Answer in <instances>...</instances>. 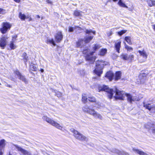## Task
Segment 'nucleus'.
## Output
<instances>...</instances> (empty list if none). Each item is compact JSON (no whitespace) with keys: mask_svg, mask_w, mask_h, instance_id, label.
Segmentation results:
<instances>
[{"mask_svg":"<svg viewBox=\"0 0 155 155\" xmlns=\"http://www.w3.org/2000/svg\"><path fill=\"white\" fill-rule=\"evenodd\" d=\"M15 73L18 76V78L20 80L25 82V83H27V81L24 76L21 75L19 71L16 70L15 71Z\"/></svg>","mask_w":155,"mask_h":155,"instance_id":"13","label":"nucleus"},{"mask_svg":"<svg viewBox=\"0 0 155 155\" xmlns=\"http://www.w3.org/2000/svg\"><path fill=\"white\" fill-rule=\"evenodd\" d=\"M17 150L20 151L24 155H31V153L27 150L22 148L21 147L18 146L17 145H14Z\"/></svg>","mask_w":155,"mask_h":155,"instance_id":"12","label":"nucleus"},{"mask_svg":"<svg viewBox=\"0 0 155 155\" xmlns=\"http://www.w3.org/2000/svg\"><path fill=\"white\" fill-rule=\"evenodd\" d=\"M83 40L82 39H79L76 42V46L77 47H82L84 46V43Z\"/></svg>","mask_w":155,"mask_h":155,"instance_id":"19","label":"nucleus"},{"mask_svg":"<svg viewBox=\"0 0 155 155\" xmlns=\"http://www.w3.org/2000/svg\"><path fill=\"white\" fill-rule=\"evenodd\" d=\"M7 36L4 35L0 38V47L4 49L6 46L7 41L6 40L8 39Z\"/></svg>","mask_w":155,"mask_h":155,"instance_id":"10","label":"nucleus"},{"mask_svg":"<svg viewBox=\"0 0 155 155\" xmlns=\"http://www.w3.org/2000/svg\"><path fill=\"white\" fill-rule=\"evenodd\" d=\"M152 126L150 127V130H152V132L153 133H155V125H152Z\"/></svg>","mask_w":155,"mask_h":155,"instance_id":"44","label":"nucleus"},{"mask_svg":"<svg viewBox=\"0 0 155 155\" xmlns=\"http://www.w3.org/2000/svg\"><path fill=\"white\" fill-rule=\"evenodd\" d=\"M5 145V140L2 139L0 140V155L3 154L4 149Z\"/></svg>","mask_w":155,"mask_h":155,"instance_id":"15","label":"nucleus"},{"mask_svg":"<svg viewBox=\"0 0 155 155\" xmlns=\"http://www.w3.org/2000/svg\"><path fill=\"white\" fill-rule=\"evenodd\" d=\"M38 66L37 64L31 63L30 64V69L32 71H36L37 70Z\"/></svg>","mask_w":155,"mask_h":155,"instance_id":"25","label":"nucleus"},{"mask_svg":"<svg viewBox=\"0 0 155 155\" xmlns=\"http://www.w3.org/2000/svg\"><path fill=\"white\" fill-rule=\"evenodd\" d=\"M47 41L51 44H52L54 46L55 45V44L53 39H48L47 40Z\"/></svg>","mask_w":155,"mask_h":155,"instance_id":"43","label":"nucleus"},{"mask_svg":"<svg viewBox=\"0 0 155 155\" xmlns=\"http://www.w3.org/2000/svg\"><path fill=\"white\" fill-rule=\"evenodd\" d=\"M11 80L14 81V79L13 78H12L11 79Z\"/></svg>","mask_w":155,"mask_h":155,"instance_id":"55","label":"nucleus"},{"mask_svg":"<svg viewBox=\"0 0 155 155\" xmlns=\"http://www.w3.org/2000/svg\"><path fill=\"white\" fill-rule=\"evenodd\" d=\"M88 50L85 49L83 51V53L84 54H86L85 58L86 60L91 63H92L94 62L95 60V57L92 56L94 52H92L89 54L88 53Z\"/></svg>","mask_w":155,"mask_h":155,"instance_id":"6","label":"nucleus"},{"mask_svg":"<svg viewBox=\"0 0 155 155\" xmlns=\"http://www.w3.org/2000/svg\"><path fill=\"white\" fill-rule=\"evenodd\" d=\"M152 27L153 30L155 31V24L152 25Z\"/></svg>","mask_w":155,"mask_h":155,"instance_id":"51","label":"nucleus"},{"mask_svg":"<svg viewBox=\"0 0 155 155\" xmlns=\"http://www.w3.org/2000/svg\"><path fill=\"white\" fill-rule=\"evenodd\" d=\"M46 2L48 3L51 4L52 2L50 0H46Z\"/></svg>","mask_w":155,"mask_h":155,"instance_id":"49","label":"nucleus"},{"mask_svg":"<svg viewBox=\"0 0 155 155\" xmlns=\"http://www.w3.org/2000/svg\"><path fill=\"white\" fill-rule=\"evenodd\" d=\"M113 0V1L115 2L117 1L118 0Z\"/></svg>","mask_w":155,"mask_h":155,"instance_id":"56","label":"nucleus"},{"mask_svg":"<svg viewBox=\"0 0 155 155\" xmlns=\"http://www.w3.org/2000/svg\"><path fill=\"white\" fill-rule=\"evenodd\" d=\"M11 27V25L7 22H4L2 24V28L0 30L2 34H5L8 29H9Z\"/></svg>","mask_w":155,"mask_h":155,"instance_id":"9","label":"nucleus"},{"mask_svg":"<svg viewBox=\"0 0 155 155\" xmlns=\"http://www.w3.org/2000/svg\"><path fill=\"white\" fill-rule=\"evenodd\" d=\"M121 57L124 60H127L129 59V57L127 54H122L121 56Z\"/></svg>","mask_w":155,"mask_h":155,"instance_id":"37","label":"nucleus"},{"mask_svg":"<svg viewBox=\"0 0 155 155\" xmlns=\"http://www.w3.org/2000/svg\"><path fill=\"white\" fill-rule=\"evenodd\" d=\"M147 74H146L145 73H143L140 74L139 76V78L140 79V82L141 83H143V80L145 79V77Z\"/></svg>","mask_w":155,"mask_h":155,"instance_id":"26","label":"nucleus"},{"mask_svg":"<svg viewBox=\"0 0 155 155\" xmlns=\"http://www.w3.org/2000/svg\"><path fill=\"white\" fill-rule=\"evenodd\" d=\"M43 19V18L41 17V19Z\"/></svg>","mask_w":155,"mask_h":155,"instance_id":"59","label":"nucleus"},{"mask_svg":"<svg viewBox=\"0 0 155 155\" xmlns=\"http://www.w3.org/2000/svg\"><path fill=\"white\" fill-rule=\"evenodd\" d=\"M17 37V35H13L12 37V40L11 42L14 43L15 42V41L16 40V38Z\"/></svg>","mask_w":155,"mask_h":155,"instance_id":"42","label":"nucleus"},{"mask_svg":"<svg viewBox=\"0 0 155 155\" xmlns=\"http://www.w3.org/2000/svg\"><path fill=\"white\" fill-rule=\"evenodd\" d=\"M14 42H10V43L8 45L10 48H8V49L10 50H13L17 48L16 45L14 44Z\"/></svg>","mask_w":155,"mask_h":155,"instance_id":"27","label":"nucleus"},{"mask_svg":"<svg viewBox=\"0 0 155 155\" xmlns=\"http://www.w3.org/2000/svg\"><path fill=\"white\" fill-rule=\"evenodd\" d=\"M121 72L120 71H118L116 72L115 78V80H118L121 78Z\"/></svg>","mask_w":155,"mask_h":155,"instance_id":"24","label":"nucleus"},{"mask_svg":"<svg viewBox=\"0 0 155 155\" xmlns=\"http://www.w3.org/2000/svg\"><path fill=\"white\" fill-rule=\"evenodd\" d=\"M22 56L23 57V60L25 62V63L26 64V62H27L28 60V57L27 56L26 54L25 53H24Z\"/></svg>","mask_w":155,"mask_h":155,"instance_id":"33","label":"nucleus"},{"mask_svg":"<svg viewBox=\"0 0 155 155\" xmlns=\"http://www.w3.org/2000/svg\"><path fill=\"white\" fill-rule=\"evenodd\" d=\"M118 4L120 7H123L127 8V5L123 2H122L121 0H119L118 2Z\"/></svg>","mask_w":155,"mask_h":155,"instance_id":"31","label":"nucleus"},{"mask_svg":"<svg viewBox=\"0 0 155 155\" xmlns=\"http://www.w3.org/2000/svg\"><path fill=\"white\" fill-rule=\"evenodd\" d=\"M5 86L7 87H12L9 84H5Z\"/></svg>","mask_w":155,"mask_h":155,"instance_id":"50","label":"nucleus"},{"mask_svg":"<svg viewBox=\"0 0 155 155\" xmlns=\"http://www.w3.org/2000/svg\"><path fill=\"white\" fill-rule=\"evenodd\" d=\"M143 106L152 112H155V105H151L149 104L143 103Z\"/></svg>","mask_w":155,"mask_h":155,"instance_id":"14","label":"nucleus"},{"mask_svg":"<svg viewBox=\"0 0 155 155\" xmlns=\"http://www.w3.org/2000/svg\"><path fill=\"white\" fill-rule=\"evenodd\" d=\"M55 93V95L58 97H60L62 96V94L61 93L57 91H54Z\"/></svg>","mask_w":155,"mask_h":155,"instance_id":"41","label":"nucleus"},{"mask_svg":"<svg viewBox=\"0 0 155 155\" xmlns=\"http://www.w3.org/2000/svg\"><path fill=\"white\" fill-rule=\"evenodd\" d=\"M129 58H130V60H132L134 57V56L133 55H131L128 56Z\"/></svg>","mask_w":155,"mask_h":155,"instance_id":"48","label":"nucleus"},{"mask_svg":"<svg viewBox=\"0 0 155 155\" xmlns=\"http://www.w3.org/2000/svg\"><path fill=\"white\" fill-rule=\"evenodd\" d=\"M83 110L84 112L92 115L95 119H98L100 120L102 119L103 117L101 114L93 109H91L85 106L83 107Z\"/></svg>","mask_w":155,"mask_h":155,"instance_id":"2","label":"nucleus"},{"mask_svg":"<svg viewBox=\"0 0 155 155\" xmlns=\"http://www.w3.org/2000/svg\"><path fill=\"white\" fill-rule=\"evenodd\" d=\"M125 95L127 97V101L130 103H132L133 101H138L137 98L136 97L132 96L130 94H125Z\"/></svg>","mask_w":155,"mask_h":155,"instance_id":"11","label":"nucleus"},{"mask_svg":"<svg viewBox=\"0 0 155 155\" xmlns=\"http://www.w3.org/2000/svg\"><path fill=\"white\" fill-rule=\"evenodd\" d=\"M101 47V46L99 44H96L94 45V46L93 47V49L94 50H95V51H96V50H97L99 48H100Z\"/></svg>","mask_w":155,"mask_h":155,"instance_id":"36","label":"nucleus"},{"mask_svg":"<svg viewBox=\"0 0 155 155\" xmlns=\"http://www.w3.org/2000/svg\"><path fill=\"white\" fill-rule=\"evenodd\" d=\"M77 28H79L78 26H75L74 27V28L73 27H69V32H72L73 31L74 29H75Z\"/></svg>","mask_w":155,"mask_h":155,"instance_id":"46","label":"nucleus"},{"mask_svg":"<svg viewBox=\"0 0 155 155\" xmlns=\"http://www.w3.org/2000/svg\"><path fill=\"white\" fill-rule=\"evenodd\" d=\"M19 17L21 19L23 20H24L25 18V15L21 13H19Z\"/></svg>","mask_w":155,"mask_h":155,"instance_id":"40","label":"nucleus"},{"mask_svg":"<svg viewBox=\"0 0 155 155\" xmlns=\"http://www.w3.org/2000/svg\"><path fill=\"white\" fill-rule=\"evenodd\" d=\"M88 100V98H87L86 97L82 95V101L84 103L87 102Z\"/></svg>","mask_w":155,"mask_h":155,"instance_id":"38","label":"nucleus"},{"mask_svg":"<svg viewBox=\"0 0 155 155\" xmlns=\"http://www.w3.org/2000/svg\"><path fill=\"white\" fill-rule=\"evenodd\" d=\"M9 155H12L11 154H10V153H9Z\"/></svg>","mask_w":155,"mask_h":155,"instance_id":"58","label":"nucleus"},{"mask_svg":"<svg viewBox=\"0 0 155 155\" xmlns=\"http://www.w3.org/2000/svg\"><path fill=\"white\" fill-rule=\"evenodd\" d=\"M125 40L129 45L132 44L131 41V38L129 36H127L125 38Z\"/></svg>","mask_w":155,"mask_h":155,"instance_id":"34","label":"nucleus"},{"mask_svg":"<svg viewBox=\"0 0 155 155\" xmlns=\"http://www.w3.org/2000/svg\"><path fill=\"white\" fill-rule=\"evenodd\" d=\"M55 37L57 42H60L63 38V35L61 32L58 31L55 35Z\"/></svg>","mask_w":155,"mask_h":155,"instance_id":"16","label":"nucleus"},{"mask_svg":"<svg viewBox=\"0 0 155 155\" xmlns=\"http://www.w3.org/2000/svg\"><path fill=\"white\" fill-rule=\"evenodd\" d=\"M36 17L37 18H40V16L39 15H36Z\"/></svg>","mask_w":155,"mask_h":155,"instance_id":"52","label":"nucleus"},{"mask_svg":"<svg viewBox=\"0 0 155 155\" xmlns=\"http://www.w3.org/2000/svg\"><path fill=\"white\" fill-rule=\"evenodd\" d=\"M107 50L106 49H103L101 50L99 52V54L101 56H103L107 53Z\"/></svg>","mask_w":155,"mask_h":155,"instance_id":"32","label":"nucleus"},{"mask_svg":"<svg viewBox=\"0 0 155 155\" xmlns=\"http://www.w3.org/2000/svg\"><path fill=\"white\" fill-rule=\"evenodd\" d=\"M93 36H86L84 38V43H89L93 38Z\"/></svg>","mask_w":155,"mask_h":155,"instance_id":"20","label":"nucleus"},{"mask_svg":"<svg viewBox=\"0 0 155 155\" xmlns=\"http://www.w3.org/2000/svg\"><path fill=\"white\" fill-rule=\"evenodd\" d=\"M121 42L120 41H117L115 42L114 46L115 49L118 53H120V49L121 47Z\"/></svg>","mask_w":155,"mask_h":155,"instance_id":"17","label":"nucleus"},{"mask_svg":"<svg viewBox=\"0 0 155 155\" xmlns=\"http://www.w3.org/2000/svg\"><path fill=\"white\" fill-rule=\"evenodd\" d=\"M85 32L86 34H88L89 35H91L90 33H93L94 35H95L96 33V31H93L91 29L89 30L86 29V30Z\"/></svg>","mask_w":155,"mask_h":155,"instance_id":"35","label":"nucleus"},{"mask_svg":"<svg viewBox=\"0 0 155 155\" xmlns=\"http://www.w3.org/2000/svg\"><path fill=\"white\" fill-rule=\"evenodd\" d=\"M100 90L106 92L107 93V96L109 98H112L114 93H115L112 89H109L107 86L105 85H103L99 87Z\"/></svg>","mask_w":155,"mask_h":155,"instance_id":"7","label":"nucleus"},{"mask_svg":"<svg viewBox=\"0 0 155 155\" xmlns=\"http://www.w3.org/2000/svg\"><path fill=\"white\" fill-rule=\"evenodd\" d=\"M133 150L135 152L138 153L140 155H148L147 153L140 151L139 150L134 149Z\"/></svg>","mask_w":155,"mask_h":155,"instance_id":"30","label":"nucleus"},{"mask_svg":"<svg viewBox=\"0 0 155 155\" xmlns=\"http://www.w3.org/2000/svg\"><path fill=\"white\" fill-rule=\"evenodd\" d=\"M82 11L79 10H75L74 11L73 14L74 15L76 16H81L82 15Z\"/></svg>","mask_w":155,"mask_h":155,"instance_id":"28","label":"nucleus"},{"mask_svg":"<svg viewBox=\"0 0 155 155\" xmlns=\"http://www.w3.org/2000/svg\"><path fill=\"white\" fill-rule=\"evenodd\" d=\"M83 110L84 112L92 115L95 119H98L100 120L102 119L103 117L101 114L93 109H91L85 106L83 107Z\"/></svg>","mask_w":155,"mask_h":155,"instance_id":"3","label":"nucleus"},{"mask_svg":"<svg viewBox=\"0 0 155 155\" xmlns=\"http://www.w3.org/2000/svg\"><path fill=\"white\" fill-rule=\"evenodd\" d=\"M112 152L116 153L119 155H129V154L123 151H120L115 149L113 150Z\"/></svg>","mask_w":155,"mask_h":155,"instance_id":"18","label":"nucleus"},{"mask_svg":"<svg viewBox=\"0 0 155 155\" xmlns=\"http://www.w3.org/2000/svg\"><path fill=\"white\" fill-rule=\"evenodd\" d=\"M17 2L19 3L20 2V0H14Z\"/></svg>","mask_w":155,"mask_h":155,"instance_id":"53","label":"nucleus"},{"mask_svg":"<svg viewBox=\"0 0 155 155\" xmlns=\"http://www.w3.org/2000/svg\"><path fill=\"white\" fill-rule=\"evenodd\" d=\"M31 20V18L30 19V20Z\"/></svg>","mask_w":155,"mask_h":155,"instance_id":"57","label":"nucleus"},{"mask_svg":"<svg viewBox=\"0 0 155 155\" xmlns=\"http://www.w3.org/2000/svg\"><path fill=\"white\" fill-rule=\"evenodd\" d=\"M41 72H43L44 71V70L42 69H41Z\"/></svg>","mask_w":155,"mask_h":155,"instance_id":"54","label":"nucleus"},{"mask_svg":"<svg viewBox=\"0 0 155 155\" xmlns=\"http://www.w3.org/2000/svg\"><path fill=\"white\" fill-rule=\"evenodd\" d=\"M5 10L3 8H0V14H4L5 13Z\"/></svg>","mask_w":155,"mask_h":155,"instance_id":"47","label":"nucleus"},{"mask_svg":"<svg viewBox=\"0 0 155 155\" xmlns=\"http://www.w3.org/2000/svg\"><path fill=\"white\" fill-rule=\"evenodd\" d=\"M125 48L128 51H132L133 50V48L127 45H126V43H125Z\"/></svg>","mask_w":155,"mask_h":155,"instance_id":"39","label":"nucleus"},{"mask_svg":"<svg viewBox=\"0 0 155 155\" xmlns=\"http://www.w3.org/2000/svg\"><path fill=\"white\" fill-rule=\"evenodd\" d=\"M88 101L91 102H96V104L98 105L99 106H101V104L99 102H96V100L95 98L93 96L88 97Z\"/></svg>","mask_w":155,"mask_h":155,"instance_id":"21","label":"nucleus"},{"mask_svg":"<svg viewBox=\"0 0 155 155\" xmlns=\"http://www.w3.org/2000/svg\"><path fill=\"white\" fill-rule=\"evenodd\" d=\"M115 94L114 97L116 99L123 100L124 99V96L125 95L124 92L123 91H120L119 90L116 89L115 90Z\"/></svg>","mask_w":155,"mask_h":155,"instance_id":"8","label":"nucleus"},{"mask_svg":"<svg viewBox=\"0 0 155 155\" xmlns=\"http://www.w3.org/2000/svg\"><path fill=\"white\" fill-rule=\"evenodd\" d=\"M43 119L59 130H62V127L59 124L47 116H44L42 117Z\"/></svg>","mask_w":155,"mask_h":155,"instance_id":"4","label":"nucleus"},{"mask_svg":"<svg viewBox=\"0 0 155 155\" xmlns=\"http://www.w3.org/2000/svg\"><path fill=\"white\" fill-rule=\"evenodd\" d=\"M114 76L113 73L111 72H108L106 74L105 77L108 79L110 81L112 80Z\"/></svg>","mask_w":155,"mask_h":155,"instance_id":"22","label":"nucleus"},{"mask_svg":"<svg viewBox=\"0 0 155 155\" xmlns=\"http://www.w3.org/2000/svg\"><path fill=\"white\" fill-rule=\"evenodd\" d=\"M138 52L140 53V55L142 56L143 58H145V59L147 58V55L145 51L144 50L142 51L139 50Z\"/></svg>","mask_w":155,"mask_h":155,"instance_id":"23","label":"nucleus"},{"mask_svg":"<svg viewBox=\"0 0 155 155\" xmlns=\"http://www.w3.org/2000/svg\"><path fill=\"white\" fill-rule=\"evenodd\" d=\"M148 5L150 7L155 6V1L153 0H147Z\"/></svg>","mask_w":155,"mask_h":155,"instance_id":"29","label":"nucleus"},{"mask_svg":"<svg viewBox=\"0 0 155 155\" xmlns=\"http://www.w3.org/2000/svg\"><path fill=\"white\" fill-rule=\"evenodd\" d=\"M96 66L94 72L99 76L102 73V69L104 66L108 64V63L103 60H98L96 62Z\"/></svg>","mask_w":155,"mask_h":155,"instance_id":"1","label":"nucleus"},{"mask_svg":"<svg viewBox=\"0 0 155 155\" xmlns=\"http://www.w3.org/2000/svg\"><path fill=\"white\" fill-rule=\"evenodd\" d=\"M127 31V30H123L118 32V34L120 36H121L123 34L125 33Z\"/></svg>","mask_w":155,"mask_h":155,"instance_id":"45","label":"nucleus"},{"mask_svg":"<svg viewBox=\"0 0 155 155\" xmlns=\"http://www.w3.org/2000/svg\"><path fill=\"white\" fill-rule=\"evenodd\" d=\"M70 130L74 134V136L76 139L82 141H87L88 140L86 137L74 129L71 128Z\"/></svg>","mask_w":155,"mask_h":155,"instance_id":"5","label":"nucleus"}]
</instances>
